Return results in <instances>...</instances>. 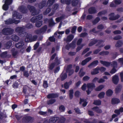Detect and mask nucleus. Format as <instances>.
Masks as SVG:
<instances>
[{"instance_id":"obj_1","label":"nucleus","mask_w":123,"mask_h":123,"mask_svg":"<svg viewBox=\"0 0 123 123\" xmlns=\"http://www.w3.org/2000/svg\"><path fill=\"white\" fill-rule=\"evenodd\" d=\"M27 8L31 13V15L32 16H34L38 15L40 12L39 10L36 9L35 7L30 5H28L27 6Z\"/></svg>"},{"instance_id":"obj_2","label":"nucleus","mask_w":123,"mask_h":123,"mask_svg":"<svg viewBox=\"0 0 123 123\" xmlns=\"http://www.w3.org/2000/svg\"><path fill=\"white\" fill-rule=\"evenodd\" d=\"M14 30L9 27L4 28L1 31L2 34L4 35L9 36L12 35L13 33Z\"/></svg>"},{"instance_id":"obj_3","label":"nucleus","mask_w":123,"mask_h":123,"mask_svg":"<svg viewBox=\"0 0 123 123\" xmlns=\"http://www.w3.org/2000/svg\"><path fill=\"white\" fill-rule=\"evenodd\" d=\"M34 120V118L30 116L24 117L22 119L23 123H32Z\"/></svg>"},{"instance_id":"obj_4","label":"nucleus","mask_w":123,"mask_h":123,"mask_svg":"<svg viewBox=\"0 0 123 123\" xmlns=\"http://www.w3.org/2000/svg\"><path fill=\"white\" fill-rule=\"evenodd\" d=\"M13 2V0H6L4 4L3 5L2 8L5 11L7 10L9 7V6Z\"/></svg>"},{"instance_id":"obj_5","label":"nucleus","mask_w":123,"mask_h":123,"mask_svg":"<svg viewBox=\"0 0 123 123\" xmlns=\"http://www.w3.org/2000/svg\"><path fill=\"white\" fill-rule=\"evenodd\" d=\"M24 35L22 37H25V40L26 42H31L33 41V38L32 37V35L31 34H28L27 33L25 32Z\"/></svg>"},{"instance_id":"obj_6","label":"nucleus","mask_w":123,"mask_h":123,"mask_svg":"<svg viewBox=\"0 0 123 123\" xmlns=\"http://www.w3.org/2000/svg\"><path fill=\"white\" fill-rule=\"evenodd\" d=\"M18 33L19 35L21 37H22L25 32L24 31V28L21 27H18L16 28L15 30Z\"/></svg>"},{"instance_id":"obj_7","label":"nucleus","mask_w":123,"mask_h":123,"mask_svg":"<svg viewBox=\"0 0 123 123\" xmlns=\"http://www.w3.org/2000/svg\"><path fill=\"white\" fill-rule=\"evenodd\" d=\"M43 17V16L42 14H39L37 16L32 17L31 19V21L32 23H34L41 19Z\"/></svg>"},{"instance_id":"obj_8","label":"nucleus","mask_w":123,"mask_h":123,"mask_svg":"<svg viewBox=\"0 0 123 123\" xmlns=\"http://www.w3.org/2000/svg\"><path fill=\"white\" fill-rule=\"evenodd\" d=\"M114 13L112 12L110 14L109 16H110L109 18V19L110 20H114L118 19L119 18L120 16L119 15L117 14L115 16H114Z\"/></svg>"},{"instance_id":"obj_9","label":"nucleus","mask_w":123,"mask_h":123,"mask_svg":"<svg viewBox=\"0 0 123 123\" xmlns=\"http://www.w3.org/2000/svg\"><path fill=\"white\" fill-rule=\"evenodd\" d=\"M18 9L20 12L22 13L25 14L27 13L28 11L26 6L23 5L19 6Z\"/></svg>"},{"instance_id":"obj_10","label":"nucleus","mask_w":123,"mask_h":123,"mask_svg":"<svg viewBox=\"0 0 123 123\" xmlns=\"http://www.w3.org/2000/svg\"><path fill=\"white\" fill-rule=\"evenodd\" d=\"M47 28V26L45 25L39 29L36 30L35 32L37 34H40L45 32Z\"/></svg>"},{"instance_id":"obj_11","label":"nucleus","mask_w":123,"mask_h":123,"mask_svg":"<svg viewBox=\"0 0 123 123\" xmlns=\"http://www.w3.org/2000/svg\"><path fill=\"white\" fill-rule=\"evenodd\" d=\"M88 12L90 14H94L97 12V10L95 7L92 6L89 8Z\"/></svg>"},{"instance_id":"obj_12","label":"nucleus","mask_w":123,"mask_h":123,"mask_svg":"<svg viewBox=\"0 0 123 123\" xmlns=\"http://www.w3.org/2000/svg\"><path fill=\"white\" fill-rule=\"evenodd\" d=\"M59 96L58 94L56 93H51L48 94L47 96L48 99L53 98H57Z\"/></svg>"},{"instance_id":"obj_13","label":"nucleus","mask_w":123,"mask_h":123,"mask_svg":"<svg viewBox=\"0 0 123 123\" xmlns=\"http://www.w3.org/2000/svg\"><path fill=\"white\" fill-rule=\"evenodd\" d=\"M122 88V85L119 84L117 86L115 89V92L116 94H118L121 92Z\"/></svg>"},{"instance_id":"obj_14","label":"nucleus","mask_w":123,"mask_h":123,"mask_svg":"<svg viewBox=\"0 0 123 123\" xmlns=\"http://www.w3.org/2000/svg\"><path fill=\"white\" fill-rule=\"evenodd\" d=\"M119 79L118 76L116 75L113 76L112 78L113 82L115 84H117L119 81Z\"/></svg>"},{"instance_id":"obj_15","label":"nucleus","mask_w":123,"mask_h":123,"mask_svg":"<svg viewBox=\"0 0 123 123\" xmlns=\"http://www.w3.org/2000/svg\"><path fill=\"white\" fill-rule=\"evenodd\" d=\"M111 102L112 105H115L119 103L120 100L117 98H112Z\"/></svg>"},{"instance_id":"obj_16","label":"nucleus","mask_w":123,"mask_h":123,"mask_svg":"<svg viewBox=\"0 0 123 123\" xmlns=\"http://www.w3.org/2000/svg\"><path fill=\"white\" fill-rule=\"evenodd\" d=\"M46 4V1L45 0H43L39 3L38 5L39 8L40 9L43 8L45 6Z\"/></svg>"},{"instance_id":"obj_17","label":"nucleus","mask_w":123,"mask_h":123,"mask_svg":"<svg viewBox=\"0 0 123 123\" xmlns=\"http://www.w3.org/2000/svg\"><path fill=\"white\" fill-rule=\"evenodd\" d=\"M95 87V84L92 83H89L87 84V89H90L91 91H92Z\"/></svg>"},{"instance_id":"obj_18","label":"nucleus","mask_w":123,"mask_h":123,"mask_svg":"<svg viewBox=\"0 0 123 123\" xmlns=\"http://www.w3.org/2000/svg\"><path fill=\"white\" fill-rule=\"evenodd\" d=\"M24 45L23 42L22 41H21L19 42L18 43H16L15 47L16 48L19 49L22 48Z\"/></svg>"},{"instance_id":"obj_19","label":"nucleus","mask_w":123,"mask_h":123,"mask_svg":"<svg viewBox=\"0 0 123 123\" xmlns=\"http://www.w3.org/2000/svg\"><path fill=\"white\" fill-rule=\"evenodd\" d=\"M59 119L58 117H54L51 118L49 120V123H55Z\"/></svg>"},{"instance_id":"obj_20","label":"nucleus","mask_w":123,"mask_h":123,"mask_svg":"<svg viewBox=\"0 0 123 123\" xmlns=\"http://www.w3.org/2000/svg\"><path fill=\"white\" fill-rule=\"evenodd\" d=\"M74 36L73 34H71L68 36L66 39V40H64L66 41L67 42H70L74 38Z\"/></svg>"},{"instance_id":"obj_21","label":"nucleus","mask_w":123,"mask_h":123,"mask_svg":"<svg viewBox=\"0 0 123 123\" xmlns=\"http://www.w3.org/2000/svg\"><path fill=\"white\" fill-rule=\"evenodd\" d=\"M91 109L92 110L95 111L98 113H100L102 112V110L101 109H99V107L97 106L92 108Z\"/></svg>"},{"instance_id":"obj_22","label":"nucleus","mask_w":123,"mask_h":123,"mask_svg":"<svg viewBox=\"0 0 123 123\" xmlns=\"http://www.w3.org/2000/svg\"><path fill=\"white\" fill-rule=\"evenodd\" d=\"M98 63V60H96L94 61L90 64L88 66V67L90 68L91 66H95L97 65Z\"/></svg>"},{"instance_id":"obj_23","label":"nucleus","mask_w":123,"mask_h":123,"mask_svg":"<svg viewBox=\"0 0 123 123\" xmlns=\"http://www.w3.org/2000/svg\"><path fill=\"white\" fill-rule=\"evenodd\" d=\"M67 75L66 73H62L60 76L61 80L63 81L67 78Z\"/></svg>"},{"instance_id":"obj_24","label":"nucleus","mask_w":123,"mask_h":123,"mask_svg":"<svg viewBox=\"0 0 123 123\" xmlns=\"http://www.w3.org/2000/svg\"><path fill=\"white\" fill-rule=\"evenodd\" d=\"M100 63L103 64L104 66H105L106 67H108L110 66L111 65V63L105 61H103L102 60L100 61Z\"/></svg>"},{"instance_id":"obj_25","label":"nucleus","mask_w":123,"mask_h":123,"mask_svg":"<svg viewBox=\"0 0 123 123\" xmlns=\"http://www.w3.org/2000/svg\"><path fill=\"white\" fill-rule=\"evenodd\" d=\"M99 71L98 67V66L96 68L93 69V71L91 72V74L92 75L96 74L99 73Z\"/></svg>"},{"instance_id":"obj_26","label":"nucleus","mask_w":123,"mask_h":123,"mask_svg":"<svg viewBox=\"0 0 123 123\" xmlns=\"http://www.w3.org/2000/svg\"><path fill=\"white\" fill-rule=\"evenodd\" d=\"M113 93V92L112 90L110 89H109L106 91V94L107 96L110 97L112 95Z\"/></svg>"},{"instance_id":"obj_27","label":"nucleus","mask_w":123,"mask_h":123,"mask_svg":"<svg viewBox=\"0 0 123 123\" xmlns=\"http://www.w3.org/2000/svg\"><path fill=\"white\" fill-rule=\"evenodd\" d=\"M69 99L72 100L73 97L74 90L73 89L70 90L69 91Z\"/></svg>"},{"instance_id":"obj_28","label":"nucleus","mask_w":123,"mask_h":123,"mask_svg":"<svg viewBox=\"0 0 123 123\" xmlns=\"http://www.w3.org/2000/svg\"><path fill=\"white\" fill-rule=\"evenodd\" d=\"M66 120V118L63 117H61L60 118L59 117V119L57 120V123H64Z\"/></svg>"},{"instance_id":"obj_29","label":"nucleus","mask_w":123,"mask_h":123,"mask_svg":"<svg viewBox=\"0 0 123 123\" xmlns=\"http://www.w3.org/2000/svg\"><path fill=\"white\" fill-rule=\"evenodd\" d=\"M55 65H58L60 64V60H59L58 57H56L54 60V62H53Z\"/></svg>"},{"instance_id":"obj_30","label":"nucleus","mask_w":123,"mask_h":123,"mask_svg":"<svg viewBox=\"0 0 123 123\" xmlns=\"http://www.w3.org/2000/svg\"><path fill=\"white\" fill-rule=\"evenodd\" d=\"M77 39L75 38L72 42L69 44L71 47L74 48L75 46V43L77 40Z\"/></svg>"},{"instance_id":"obj_31","label":"nucleus","mask_w":123,"mask_h":123,"mask_svg":"<svg viewBox=\"0 0 123 123\" xmlns=\"http://www.w3.org/2000/svg\"><path fill=\"white\" fill-rule=\"evenodd\" d=\"M12 40L15 42L18 41L19 39V37L16 35H13L12 36Z\"/></svg>"},{"instance_id":"obj_32","label":"nucleus","mask_w":123,"mask_h":123,"mask_svg":"<svg viewBox=\"0 0 123 123\" xmlns=\"http://www.w3.org/2000/svg\"><path fill=\"white\" fill-rule=\"evenodd\" d=\"M104 87V86L101 85L98 86L95 89V90L96 91H101Z\"/></svg>"},{"instance_id":"obj_33","label":"nucleus","mask_w":123,"mask_h":123,"mask_svg":"<svg viewBox=\"0 0 123 123\" xmlns=\"http://www.w3.org/2000/svg\"><path fill=\"white\" fill-rule=\"evenodd\" d=\"M12 44V41H10L6 43L5 44V46L7 48L9 49L11 47Z\"/></svg>"},{"instance_id":"obj_34","label":"nucleus","mask_w":123,"mask_h":123,"mask_svg":"<svg viewBox=\"0 0 123 123\" xmlns=\"http://www.w3.org/2000/svg\"><path fill=\"white\" fill-rule=\"evenodd\" d=\"M123 43L122 41L121 40H118L115 46L119 48L121 46Z\"/></svg>"},{"instance_id":"obj_35","label":"nucleus","mask_w":123,"mask_h":123,"mask_svg":"<svg viewBox=\"0 0 123 123\" xmlns=\"http://www.w3.org/2000/svg\"><path fill=\"white\" fill-rule=\"evenodd\" d=\"M83 71V68H81L79 73V76L80 77H82L84 76L85 73V72Z\"/></svg>"},{"instance_id":"obj_36","label":"nucleus","mask_w":123,"mask_h":123,"mask_svg":"<svg viewBox=\"0 0 123 123\" xmlns=\"http://www.w3.org/2000/svg\"><path fill=\"white\" fill-rule=\"evenodd\" d=\"M107 11L106 10H104L99 12L97 15L98 16H100L102 15H105L107 13Z\"/></svg>"},{"instance_id":"obj_37","label":"nucleus","mask_w":123,"mask_h":123,"mask_svg":"<svg viewBox=\"0 0 123 123\" xmlns=\"http://www.w3.org/2000/svg\"><path fill=\"white\" fill-rule=\"evenodd\" d=\"M11 52L12 53V56L15 57L18 54V52L17 51H15L14 48H12L11 50Z\"/></svg>"},{"instance_id":"obj_38","label":"nucleus","mask_w":123,"mask_h":123,"mask_svg":"<svg viewBox=\"0 0 123 123\" xmlns=\"http://www.w3.org/2000/svg\"><path fill=\"white\" fill-rule=\"evenodd\" d=\"M105 93L103 92H100L98 95V97L100 99H101L104 98Z\"/></svg>"},{"instance_id":"obj_39","label":"nucleus","mask_w":123,"mask_h":123,"mask_svg":"<svg viewBox=\"0 0 123 123\" xmlns=\"http://www.w3.org/2000/svg\"><path fill=\"white\" fill-rule=\"evenodd\" d=\"M109 53V51H102L99 53V55H100L104 56L108 55Z\"/></svg>"},{"instance_id":"obj_40","label":"nucleus","mask_w":123,"mask_h":123,"mask_svg":"<svg viewBox=\"0 0 123 123\" xmlns=\"http://www.w3.org/2000/svg\"><path fill=\"white\" fill-rule=\"evenodd\" d=\"M78 0H72V5L74 6H76L78 4Z\"/></svg>"},{"instance_id":"obj_41","label":"nucleus","mask_w":123,"mask_h":123,"mask_svg":"<svg viewBox=\"0 0 123 123\" xmlns=\"http://www.w3.org/2000/svg\"><path fill=\"white\" fill-rule=\"evenodd\" d=\"M100 18L98 17H96L95 19L92 21V23L93 25H95L98 23L100 20Z\"/></svg>"},{"instance_id":"obj_42","label":"nucleus","mask_w":123,"mask_h":123,"mask_svg":"<svg viewBox=\"0 0 123 123\" xmlns=\"http://www.w3.org/2000/svg\"><path fill=\"white\" fill-rule=\"evenodd\" d=\"M51 8L49 7L47 8L46 10L43 12V14L44 15H46L48 14L51 11Z\"/></svg>"},{"instance_id":"obj_43","label":"nucleus","mask_w":123,"mask_h":123,"mask_svg":"<svg viewBox=\"0 0 123 123\" xmlns=\"http://www.w3.org/2000/svg\"><path fill=\"white\" fill-rule=\"evenodd\" d=\"M42 23L43 22L42 21H37L36 23V26L37 27H39L42 25Z\"/></svg>"},{"instance_id":"obj_44","label":"nucleus","mask_w":123,"mask_h":123,"mask_svg":"<svg viewBox=\"0 0 123 123\" xmlns=\"http://www.w3.org/2000/svg\"><path fill=\"white\" fill-rule=\"evenodd\" d=\"M97 42V41L96 39L93 40L92 41L88 44V46H91L95 44Z\"/></svg>"},{"instance_id":"obj_45","label":"nucleus","mask_w":123,"mask_h":123,"mask_svg":"<svg viewBox=\"0 0 123 123\" xmlns=\"http://www.w3.org/2000/svg\"><path fill=\"white\" fill-rule=\"evenodd\" d=\"M56 101L55 99H51L47 101V104L48 105L52 104L54 103Z\"/></svg>"},{"instance_id":"obj_46","label":"nucleus","mask_w":123,"mask_h":123,"mask_svg":"<svg viewBox=\"0 0 123 123\" xmlns=\"http://www.w3.org/2000/svg\"><path fill=\"white\" fill-rule=\"evenodd\" d=\"M55 0H48L47 2V5L50 6L52 5L54 2Z\"/></svg>"},{"instance_id":"obj_47","label":"nucleus","mask_w":123,"mask_h":123,"mask_svg":"<svg viewBox=\"0 0 123 123\" xmlns=\"http://www.w3.org/2000/svg\"><path fill=\"white\" fill-rule=\"evenodd\" d=\"M28 88L29 87L26 85L24 86L23 87L22 92L24 94H26V92Z\"/></svg>"},{"instance_id":"obj_48","label":"nucleus","mask_w":123,"mask_h":123,"mask_svg":"<svg viewBox=\"0 0 123 123\" xmlns=\"http://www.w3.org/2000/svg\"><path fill=\"white\" fill-rule=\"evenodd\" d=\"M55 66V65L54 64V63H53V62L51 63L49 66V69H48L49 71L50 70L51 71L52 70Z\"/></svg>"},{"instance_id":"obj_49","label":"nucleus","mask_w":123,"mask_h":123,"mask_svg":"<svg viewBox=\"0 0 123 123\" xmlns=\"http://www.w3.org/2000/svg\"><path fill=\"white\" fill-rule=\"evenodd\" d=\"M19 84H18V82L16 81L12 85V87L14 89L17 88H18Z\"/></svg>"},{"instance_id":"obj_50","label":"nucleus","mask_w":123,"mask_h":123,"mask_svg":"<svg viewBox=\"0 0 123 123\" xmlns=\"http://www.w3.org/2000/svg\"><path fill=\"white\" fill-rule=\"evenodd\" d=\"M59 109L61 112H64L65 110V108L63 105H61L59 107Z\"/></svg>"},{"instance_id":"obj_51","label":"nucleus","mask_w":123,"mask_h":123,"mask_svg":"<svg viewBox=\"0 0 123 123\" xmlns=\"http://www.w3.org/2000/svg\"><path fill=\"white\" fill-rule=\"evenodd\" d=\"M93 104L96 105H99L101 104V101L100 100H94L93 103Z\"/></svg>"},{"instance_id":"obj_52","label":"nucleus","mask_w":123,"mask_h":123,"mask_svg":"<svg viewBox=\"0 0 123 123\" xmlns=\"http://www.w3.org/2000/svg\"><path fill=\"white\" fill-rule=\"evenodd\" d=\"M49 26H51L54 25V23L53 22L52 18L50 19L49 20Z\"/></svg>"},{"instance_id":"obj_53","label":"nucleus","mask_w":123,"mask_h":123,"mask_svg":"<svg viewBox=\"0 0 123 123\" xmlns=\"http://www.w3.org/2000/svg\"><path fill=\"white\" fill-rule=\"evenodd\" d=\"M5 23L6 25L12 24V19H8L5 21Z\"/></svg>"},{"instance_id":"obj_54","label":"nucleus","mask_w":123,"mask_h":123,"mask_svg":"<svg viewBox=\"0 0 123 123\" xmlns=\"http://www.w3.org/2000/svg\"><path fill=\"white\" fill-rule=\"evenodd\" d=\"M59 7V5L57 4H54L52 7L53 9L55 11L57 10Z\"/></svg>"},{"instance_id":"obj_55","label":"nucleus","mask_w":123,"mask_h":123,"mask_svg":"<svg viewBox=\"0 0 123 123\" xmlns=\"http://www.w3.org/2000/svg\"><path fill=\"white\" fill-rule=\"evenodd\" d=\"M43 86L45 88H47L48 87V84L47 81H43Z\"/></svg>"},{"instance_id":"obj_56","label":"nucleus","mask_w":123,"mask_h":123,"mask_svg":"<svg viewBox=\"0 0 123 123\" xmlns=\"http://www.w3.org/2000/svg\"><path fill=\"white\" fill-rule=\"evenodd\" d=\"M80 93L79 91H77L74 92V95L77 98H78L80 96Z\"/></svg>"},{"instance_id":"obj_57","label":"nucleus","mask_w":123,"mask_h":123,"mask_svg":"<svg viewBox=\"0 0 123 123\" xmlns=\"http://www.w3.org/2000/svg\"><path fill=\"white\" fill-rule=\"evenodd\" d=\"M75 112L78 114H81L80 111L78 107L75 108L74 109Z\"/></svg>"},{"instance_id":"obj_58","label":"nucleus","mask_w":123,"mask_h":123,"mask_svg":"<svg viewBox=\"0 0 123 123\" xmlns=\"http://www.w3.org/2000/svg\"><path fill=\"white\" fill-rule=\"evenodd\" d=\"M77 28V26H74L72 27L71 31L72 33L74 34L75 33Z\"/></svg>"},{"instance_id":"obj_59","label":"nucleus","mask_w":123,"mask_h":123,"mask_svg":"<svg viewBox=\"0 0 123 123\" xmlns=\"http://www.w3.org/2000/svg\"><path fill=\"white\" fill-rule=\"evenodd\" d=\"M88 35L87 33L86 32L81 33L80 35V37H84Z\"/></svg>"},{"instance_id":"obj_60","label":"nucleus","mask_w":123,"mask_h":123,"mask_svg":"<svg viewBox=\"0 0 123 123\" xmlns=\"http://www.w3.org/2000/svg\"><path fill=\"white\" fill-rule=\"evenodd\" d=\"M72 67V64H69L67 66V68L66 69V72H68V71L69 70H71V69Z\"/></svg>"},{"instance_id":"obj_61","label":"nucleus","mask_w":123,"mask_h":123,"mask_svg":"<svg viewBox=\"0 0 123 123\" xmlns=\"http://www.w3.org/2000/svg\"><path fill=\"white\" fill-rule=\"evenodd\" d=\"M63 18V16H61L60 17H58L56 18L55 19L56 21L57 22H60L62 19Z\"/></svg>"},{"instance_id":"obj_62","label":"nucleus","mask_w":123,"mask_h":123,"mask_svg":"<svg viewBox=\"0 0 123 123\" xmlns=\"http://www.w3.org/2000/svg\"><path fill=\"white\" fill-rule=\"evenodd\" d=\"M5 114L2 112H0V120H2L4 117H6Z\"/></svg>"},{"instance_id":"obj_63","label":"nucleus","mask_w":123,"mask_h":123,"mask_svg":"<svg viewBox=\"0 0 123 123\" xmlns=\"http://www.w3.org/2000/svg\"><path fill=\"white\" fill-rule=\"evenodd\" d=\"M116 69L115 68V67H113V68L110 72V73L112 74H113L115 73L117 71Z\"/></svg>"},{"instance_id":"obj_64","label":"nucleus","mask_w":123,"mask_h":123,"mask_svg":"<svg viewBox=\"0 0 123 123\" xmlns=\"http://www.w3.org/2000/svg\"><path fill=\"white\" fill-rule=\"evenodd\" d=\"M122 38V37L120 35H118L114 37L113 39L115 40H117L121 39Z\"/></svg>"}]
</instances>
